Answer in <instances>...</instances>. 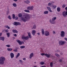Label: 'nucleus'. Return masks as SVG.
<instances>
[{
    "label": "nucleus",
    "instance_id": "obj_1",
    "mask_svg": "<svg viewBox=\"0 0 67 67\" xmlns=\"http://www.w3.org/2000/svg\"><path fill=\"white\" fill-rule=\"evenodd\" d=\"M24 17L21 18V20L24 22H25L26 21L29 20L30 19V15L25 14L24 15Z\"/></svg>",
    "mask_w": 67,
    "mask_h": 67
},
{
    "label": "nucleus",
    "instance_id": "obj_2",
    "mask_svg": "<svg viewBox=\"0 0 67 67\" xmlns=\"http://www.w3.org/2000/svg\"><path fill=\"white\" fill-rule=\"evenodd\" d=\"M5 60V59L4 57H0V64L3 65L4 64V61Z\"/></svg>",
    "mask_w": 67,
    "mask_h": 67
},
{
    "label": "nucleus",
    "instance_id": "obj_3",
    "mask_svg": "<svg viewBox=\"0 0 67 67\" xmlns=\"http://www.w3.org/2000/svg\"><path fill=\"white\" fill-rule=\"evenodd\" d=\"M66 43V42L63 41H60L58 43L59 45H63Z\"/></svg>",
    "mask_w": 67,
    "mask_h": 67
},
{
    "label": "nucleus",
    "instance_id": "obj_4",
    "mask_svg": "<svg viewBox=\"0 0 67 67\" xmlns=\"http://www.w3.org/2000/svg\"><path fill=\"white\" fill-rule=\"evenodd\" d=\"M13 24L14 25H15L16 26H17L18 25H21V24L20 23L17 22H14L13 23Z\"/></svg>",
    "mask_w": 67,
    "mask_h": 67
},
{
    "label": "nucleus",
    "instance_id": "obj_5",
    "mask_svg": "<svg viewBox=\"0 0 67 67\" xmlns=\"http://www.w3.org/2000/svg\"><path fill=\"white\" fill-rule=\"evenodd\" d=\"M62 15L64 17H66V15H67V11H64L63 12Z\"/></svg>",
    "mask_w": 67,
    "mask_h": 67
},
{
    "label": "nucleus",
    "instance_id": "obj_6",
    "mask_svg": "<svg viewBox=\"0 0 67 67\" xmlns=\"http://www.w3.org/2000/svg\"><path fill=\"white\" fill-rule=\"evenodd\" d=\"M61 34H60V36L61 37H64L65 36V33L64 31H62L61 32Z\"/></svg>",
    "mask_w": 67,
    "mask_h": 67
},
{
    "label": "nucleus",
    "instance_id": "obj_7",
    "mask_svg": "<svg viewBox=\"0 0 67 67\" xmlns=\"http://www.w3.org/2000/svg\"><path fill=\"white\" fill-rule=\"evenodd\" d=\"M33 6L28 7L27 8V9L29 10H33Z\"/></svg>",
    "mask_w": 67,
    "mask_h": 67
},
{
    "label": "nucleus",
    "instance_id": "obj_8",
    "mask_svg": "<svg viewBox=\"0 0 67 67\" xmlns=\"http://www.w3.org/2000/svg\"><path fill=\"white\" fill-rule=\"evenodd\" d=\"M16 42H17L18 43H19V45H22V42L21 41L19 40H16Z\"/></svg>",
    "mask_w": 67,
    "mask_h": 67
},
{
    "label": "nucleus",
    "instance_id": "obj_9",
    "mask_svg": "<svg viewBox=\"0 0 67 67\" xmlns=\"http://www.w3.org/2000/svg\"><path fill=\"white\" fill-rule=\"evenodd\" d=\"M10 56L11 58L12 59L14 57V54L13 53H11L10 54Z\"/></svg>",
    "mask_w": 67,
    "mask_h": 67
},
{
    "label": "nucleus",
    "instance_id": "obj_10",
    "mask_svg": "<svg viewBox=\"0 0 67 67\" xmlns=\"http://www.w3.org/2000/svg\"><path fill=\"white\" fill-rule=\"evenodd\" d=\"M45 35L46 36H49V33L48 31H46L45 32Z\"/></svg>",
    "mask_w": 67,
    "mask_h": 67
},
{
    "label": "nucleus",
    "instance_id": "obj_11",
    "mask_svg": "<svg viewBox=\"0 0 67 67\" xmlns=\"http://www.w3.org/2000/svg\"><path fill=\"white\" fill-rule=\"evenodd\" d=\"M32 33L33 35H35V33H36V31H35V30H34L32 31Z\"/></svg>",
    "mask_w": 67,
    "mask_h": 67
},
{
    "label": "nucleus",
    "instance_id": "obj_12",
    "mask_svg": "<svg viewBox=\"0 0 67 67\" xmlns=\"http://www.w3.org/2000/svg\"><path fill=\"white\" fill-rule=\"evenodd\" d=\"M45 56L47 57V58H49L51 56V55L49 54H45Z\"/></svg>",
    "mask_w": 67,
    "mask_h": 67
},
{
    "label": "nucleus",
    "instance_id": "obj_13",
    "mask_svg": "<svg viewBox=\"0 0 67 67\" xmlns=\"http://www.w3.org/2000/svg\"><path fill=\"white\" fill-rule=\"evenodd\" d=\"M49 21L51 23V24H55V22L54 21V20H52V21L51 20H50Z\"/></svg>",
    "mask_w": 67,
    "mask_h": 67
},
{
    "label": "nucleus",
    "instance_id": "obj_14",
    "mask_svg": "<svg viewBox=\"0 0 67 67\" xmlns=\"http://www.w3.org/2000/svg\"><path fill=\"white\" fill-rule=\"evenodd\" d=\"M34 55V54L33 53H31L30 56L29 58L30 59L33 56V55Z\"/></svg>",
    "mask_w": 67,
    "mask_h": 67
},
{
    "label": "nucleus",
    "instance_id": "obj_15",
    "mask_svg": "<svg viewBox=\"0 0 67 67\" xmlns=\"http://www.w3.org/2000/svg\"><path fill=\"white\" fill-rule=\"evenodd\" d=\"M12 32H13V33H18V31L17 30H12Z\"/></svg>",
    "mask_w": 67,
    "mask_h": 67
},
{
    "label": "nucleus",
    "instance_id": "obj_16",
    "mask_svg": "<svg viewBox=\"0 0 67 67\" xmlns=\"http://www.w3.org/2000/svg\"><path fill=\"white\" fill-rule=\"evenodd\" d=\"M47 9H48V10H49V11L50 12H52V11L51 10V8L48 7H47Z\"/></svg>",
    "mask_w": 67,
    "mask_h": 67
},
{
    "label": "nucleus",
    "instance_id": "obj_17",
    "mask_svg": "<svg viewBox=\"0 0 67 67\" xmlns=\"http://www.w3.org/2000/svg\"><path fill=\"white\" fill-rule=\"evenodd\" d=\"M25 2L26 4H28L29 3H30V2L29 1L27 0L24 1Z\"/></svg>",
    "mask_w": 67,
    "mask_h": 67
},
{
    "label": "nucleus",
    "instance_id": "obj_18",
    "mask_svg": "<svg viewBox=\"0 0 67 67\" xmlns=\"http://www.w3.org/2000/svg\"><path fill=\"white\" fill-rule=\"evenodd\" d=\"M0 40H2L3 41H4V37H0Z\"/></svg>",
    "mask_w": 67,
    "mask_h": 67
},
{
    "label": "nucleus",
    "instance_id": "obj_19",
    "mask_svg": "<svg viewBox=\"0 0 67 67\" xmlns=\"http://www.w3.org/2000/svg\"><path fill=\"white\" fill-rule=\"evenodd\" d=\"M57 10L58 12H60V8L59 7H58Z\"/></svg>",
    "mask_w": 67,
    "mask_h": 67
},
{
    "label": "nucleus",
    "instance_id": "obj_20",
    "mask_svg": "<svg viewBox=\"0 0 67 67\" xmlns=\"http://www.w3.org/2000/svg\"><path fill=\"white\" fill-rule=\"evenodd\" d=\"M44 30L43 29L42 30V33L43 35L45 34V32H44Z\"/></svg>",
    "mask_w": 67,
    "mask_h": 67
},
{
    "label": "nucleus",
    "instance_id": "obj_21",
    "mask_svg": "<svg viewBox=\"0 0 67 67\" xmlns=\"http://www.w3.org/2000/svg\"><path fill=\"white\" fill-rule=\"evenodd\" d=\"M20 55V54L19 53H18L16 55V58H17L18 57H19Z\"/></svg>",
    "mask_w": 67,
    "mask_h": 67
},
{
    "label": "nucleus",
    "instance_id": "obj_22",
    "mask_svg": "<svg viewBox=\"0 0 67 67\" xmlns=\"http://www.w3.org/2000/svg\"><path fill=\"white\" fill-rule=\"evenodd\" d=\"M8 37H9L10 36V33H8L6 34Z\"/></svg>",
    "mask_w": 67,
    "mask_h": 67
},
{
    "label": "nucleus",
    "instance_id": "obj_23",
    "mask_svg": "<svg viewBox=\"0 0 67 67\" xmlns=\"http://www.w3.org/2000/svg\"><path fill=\"white\" fill-rule=\"evenodd\" d=\"M44 13L45 14H47L48 13V11H45L44 12Z\"/></svg>",
    "mask_w": 67,
    "mask_h": 67
},
{
    "label": "nucleus",
    "instance_id": "obj_24",
    "mask_svg": "<svg viewBox=\"0 0 67 67\" xmlns=\"http://www.w3.org/2000/svg\"><path fill=\"white\" fill-rule=\"evenodd\" d=\"M19 17L21 18V17H22V14L21 13H19L18 14Z\"/></svg>",
    "mask_w": 67,
    "mask_h": 67
},
{
    "label": "nucleus",
    "instance_id": "obj_25",
    "mask_svg": "<svg viewBox=\"0 0 67 67\" xmlns=\"http://www.w3.org/2000/svg\"><path fill=\"white\" fill-rule=\"evenodd\" d=\"M13 7H16V6H17V5L15 3H14L13 4Z\"/></svg>",
    "mask_w": 67,
    "mask_h": 67
},
{
    "label": "nucleus",
    "instance_id": "obj_26",
    "mask_svg": "<svg viewBox=\"0 0 67 67\" xmlns=\"http://www.w3.org/2000/svg\"><path fill=\"white\" fill-rule=\"evenodd\" d=\"M29 37L28 36H26L25 37V40H29Z\"/></svg>",
    "mask_w": 67,
    "mask_h": 67
},
{
    "label": "nucleus",
    "instance_id": "obj_27",
    "mask_svg": "<svg viewBox=\"0 0 67 67\" xmlns=\"http://www.w3.org/2000/svg\"><path fill=\"white\" fill-rule=\"evenodd\" d=\"M7 50L8 51H11L12 50V49L8 48L7 49Z\"/></svg>",
    "mask_w": 67,
    "mask_h": 67
},
{
    "label": "nucleus",
    "instance_id": "obj_28",
    "mask_svg": "<svg viewBox=\"0 0 67 67\" xmlns=\"http://www.w3.org/2000/svg\"><path fill=\"white\" fill-rule=\"evenodd\" d=\"M24 11L26 12H27L28 13H29L30 11L29 10H24Z\"/></svg>",
    "mask_w": 67,
    "mask_h": 67
},
{
    "label": "nucleus",
    "instance_id": "obj_29",
    "mask_svg": "<svg viewBox=\"0 0 67 67\" xmlns=\"http://www.w3.org/2000/svg\"><path fill=\"white\" fill-rule=\"evenodd\" d=\"M36 25H34L33 28H32V29H36Z\"/></svg>",
    "mask_w": 67,
    "mask_h": 67
},
{
    "label": "nucleus",
    "instance_id": "obj_30",
    "mask_svg": "<svg viewBox=\"0 0 67 67\" xmlns=\"http://www.w3.org/2000/svg\"><path fill=\"white\" fill-rule=\"evenodd\" d=\"M56 7H57V6H56V5H54L52 7V8H53V9H55L56 8Z\"/></svg>",
    "mask_w": 67,
    "mask_h": 67
},
{
    "label": "nucleus",
    "instance_id": "obj_31",
    "mask_svg": "<svg viewBox=\"0 0 67 67\" xmlns=\"http://www.w3.org/2000/svg\"><path fill=\"white\" fill-rule=\"evenodd\" d=\"M25 37L24 36V35H23L22 36V40H24V39H25Z\"/></svg>",
    "mask_w": 67,
    "mask_h": 67
},
{
    "label": "nucleus",
    "instance_id": "obj_32",
    "mask_svg": "<svg viewBox=\"0 0 67 67\" xmlns=\"http://www.w3.org/2000/svg\"><path fill=\"white\" fill-rule=\"evenodd\" d=\"M5 27H6V28H7L8 29H10V27H9L8 25H6L5 26Z\"/></svg>",
    "mask_w": 67,
    "mask_h": 67
},
{
    "label": "nucleus",
    "instance_id": "obj_33",
    "mask_svg": "<svg viewBox=\"0 0 67 67\" xmlns=\"http://www.w3.org/2000/svg\"><path fill=\"white\" fill-rule=\"evenodd\" d=\"M56 17H54L53 18L52 20V21H54L55 20H56Z\"/></svg>",
    "mask_w": 67,
    "mask_h": 67
},
{
    "label": "nucleus",
    "instance_id": "obj_34",
    "mask_svg": "<svg viewBox=\"0 0 67 67\" xmlns=\"http://www.w3.org/2000/svg\"><path fill=\"white\" fill-rule=\"evenodd\" d=\"M55 55L56 56L58 57H60V56L57 53H56L55 54Z\"/></svg>",
    "mask_w": 67,
    "mask_h": 67
},
{
    "label": "nucleus",
    "instance_id": "obj_35",
    "mask_svg": "<svg viewBox=\"0 0 67 67\" xmlns=\"http://www.w3.org/2000/svg\"><path fill=\"white\" fill-rule=\"evenodd\" d=\"M20 48L22 49L23 48H25V46H21L20 47Z\"/></svg>",
    "mask_w": 67,
    "mask_h": 67
},
{
    "label": "nucleus",
    "instance_id": "obj_36",
    "mask_svg": "<svg viewBox=\"0 0 67 67\" xmlns=\"http://www.w3.org/2000/svg\"><path fill=\"white\" fill-rule=\"evenodd\" d=\"M50 66L51 67H53V64L52 63H50Z\"/></svg>",
    "mask_w": 67,
    "mask_h": 67
},
{
    "label": "nucleus",
    "instance_id": "obj_37",
    "mask_svg": "<svg viewBox=\"0 0 67 67\" xmlns=\"http://www.w3.org/2000/svg\"><path fill=\"white\" fill-rule=\"evenodd\" d=\"M13 19H14V18H15V14H13Z\"/></svg>",
    "mask_w": 67,
    "mask_h": 67
},
{
    "label": "nucleus",
    "instance_id": "obj_38",
    "mask_svg": "<svg viewBox=\"0 0 67 67\" xmlns=\"http://www.w3.org/2000/svg\"><path fill=\"white\" fill-rule=\"evenodd\" d=\"M40 65H44V63L43 62H40Z\"/></svg>",
    "mask_w": 67,
    "mask_h": 67
},
{
    "label": "nucleus",
    "instance_id": "obj_39",
    "mask_svg": "<svg viewBox=\"0 0 67 67\" xmlns=\"http://www.w3.org/2000/svg\"><path fill=\"white\" fill-rule=\"evenodd\" d=\"M9 13V10L8 9L7 13V15H8Z\"/></svg>",
    "mask_w": 67,
    "mask_h": 67
},
{
    "label": "nucleus",
    "instance_id": "obj_40",
    "mask_svg": "<svg viewBox=\"0 0 67 67\" xmlns=\"http://www.w3.org/2000/svg\"><path fill=\"white\" fill-rule=\"evenodd\" d=\"M8 18L9 20H11V19H12L11 17V16H10V15H9V16L8 17Z\"/></svg>",
    "mask_w": 67,
    "mask_h": 67
},
{
    "label": "nucleus",
    "instance_id": "obj_41",
    "mask_svg": "<svg viewBox=\"0 0 67 67\" xmlns=\"http://www.w3.org/2000/svg\"><path fill=\"white\" fill-rule=\"evenodd\" d=\"M51 3H49L48 4V6H49V7H51Z\"/></svg>",
    "mask_w": 67,
    "mask_h": 67
},
{
    "label": "nucleus",
    "instance_id": "obj_42",
    "mask_svg": "<svg viewBox=\"0 0 67 67\" xmlns=\"http://www.w3.org/2000/svg\"><path fill=\"white\" fill-rule=\"evenodd\" d=\"M19 62L21 64L23 63V61L22 60H20L19 61Z\"/></svg>",
    "mask_w": 67,
    "mask_h": 67
},
{
    "label": "nucleus",
    "instance_id": "obj_43",
    "mask_svg": "<svg viewBox=\"0 0 67 67\" xmlns=\"http://www.w3.org/2000/svg\"><path fill=\"white\" fill-rule=\"evenodd\" d=\"M13 51L15 52H18V50H17L16 49H14Z\"/></svg>",
    "mask_w": 67,
    "mask_h": 67
},
{
    "label": "nucleus",
    "instance_id": "obj_44",
    "mask_svg": "<svg viewBox=\"0 0 67 67\" xmlns=\"http://www.w3.org/2000/svg\"><path fill=\"white\" fill-rule=\"evenodd\" d=\"M41 55H42V56H44V55H45V53H42L41 54Z\"/></svg>",
    "mask_w": 67,
    "mask_h": 67
},
{
    "label": "nucleus",
    "instance_id": "obj_45",
    "mask_svg": "<svg viewBox=\"0 0 67 67\" xmlns=\"http://www.w3.org/2000/svg\"><path fill=\"white\" fill-rule=\"evenodd\" d=\"M16 20H18V17H15V18H14Z\"/></svg>",
    "mask_w": 67,
    "mask_h": 67
},
{
    "label": "nucleus",
    "instance_id": "obj_46",
    "mask_svg": "<svg viewBox=\"0 0 67 67\" xmlns=\"http://www.w3.org/2000/svg\"><path fill=\"white\" fill-rule=\"evenodd\" d=\"M63 8H65V7H66V5L64 4L63 5Z\"/></svg>",
    "mask_w": 67,
    "mask_h": 67
},
{
    "label": "nucleus",
    "instance_id": "obj_47",
    "mask_svg": "<svg viewBox=\"0 0 67 67\" xmlns=\"http://www.w3.org/2000/svg\"><path fill=\"white\" fill-rule=\"evenodd\" d=\"M6 46L8 47H10V46L9 45H6Z\"/></svg>",
    "mask_w": 67,
    "mask_h": 67
},
{
    "label": "nucleus",
    "instance_id": "obj_48",
    "mask_svg": "<svg viewBox=\"0 0 67 67\" xmlns=\"http://www.w3.org/2000/svg\"><path fill=\"white\" fill-rule=\"evenodd\" d=\"M59 61L61 63H62V59H59Z\"/></svg>",
    "mask_w": 67,
    "mask_h": 67
},
{
    "label": "nucleus",
    "instance_id": "obj_49",
    "mask_svg": "<svg viewBox=\"0 0 67 67\" xmlns=\"http://www.w3.org/2000/svg\"><path fill=\"white\" fill-rule=\"evenodd\" d=\"M27 33H28V36L31 35L30 32H28Z\"/></svg>",
    "mask_w": 67,
    "mask_h": 67
},
{
    "label": "nucleus",
    "instance_id": "obj_50",
    "mask_svg": "<svg viewBox=\"0 0 67 67\" xmlns=\"http://www.w3.org/2000/svg\"><path fill=\"white\" fill-rule=\"evenodd\" d=\"M53 34H56V33L55 32V31H53Z\"/></svg>",
    "mask_w": 67,
    "mask_h": 67
},
{
    "label": "nucleus",
    "instance_id": "obj_51",
    "mask_svg": "<svg viewBox=\"0 0 67 67\" xmlns=\"http://www.w3.org/2000/svg\"><path fill=\"white\" fill-rule=\"evenodd\" d=\"M53 6H54V5H53V4L51 3V5L50 7H53Z\"/></svg>",
    "mask_w": 67,
    "mask_h": 67
},
{
    "label": "nucleus",
    "instance_id": "obj_52",
    "mask_svg": "<svg viewBox=\"0 0 67 67\" xmlns=\"http://www.w3.org/2000/svg\"><path fill=\"white\" fill-rule=\"evenodd\" d=\"M28 36H29V38H32V36H31V35H30Z\"/></svg>",
    "mask_w": 67,
    "mask_h": 67
},
{
    "label": "nucleus",
    "instance_id": "obj_53",
    "mask_svg": "<svg viewBox=\"0 0 67 67\" xmlns=\"http://www.w3.org/2000/svg\"><path fill=\"white\" fill-rule=\"evenodd\" d=\"M14 36H15V37H16L17 35H16V34H14Z\"/></svg>",
    "mask_w": 67,
    "mask_h": 67
},
{
    "label": "nucleus",
    "instance_id": "obj_54",
    "mask_svg": "<svg viewBox=\"0 0 67 67\" xmlns=\"http://www.w3.org/2000/svg\"><path fill=\"white\" fill-rule=\"evenodd\" d=\"M8 31H9L8 30V29L5 30V32H8Z\"/></svg>",
    "mask_w": 67,
    "mask_h": 67
},
{
    "label": "nucleus",
    "instance_id": "obj_55",
    "mask_svg": "<svg viewBox=\"0 0 67 67\" xmlns=\"http://www.w3.org/2000/svg\"><path fill=\"white\" fill-rule=\"evenodd\" d=\"M2 32H1L0 33V36H1V35H2Z\"/></svg>",
    "mask_w": 67,
    "mask_h": 67
},
{
    "label": "nucleus",
    "instance_id": "obj_56",
    "mask_svg": "<svg viewBox=\"0 0 67 67\" xmlns=\"http://www.w3.org/2000/svg\"><path fill=\"white\" fill-rule=\"evenodd\" d=\"M64 40H65V41H67V38H65Z\"/></svg>",
    "mask_w": 67,
    "mask_h": 67
},
{
    "label": "nucleus",
    "instance_id": "obj_57",
    "mask_svg": "<svg viewBox=\"0 0 67 67\" xmlns=\"http://www.w3.org/2000/svg\"><path fill=\"white\" fill-rule=\"evenodd\" d=\"M37 34L38 35V36H39V35H40V33H37Z\"/></svg>",
    "mask_w": 67,
    "mask_h": 67
},
{
    "label": "nucleus",
    "instance_id": "obj_58",
    "mask_svg": "<svg viewBox=\"0 0 67 67\" xmlns=\"http://www.w3.org/2000/svg\"><path fill=\"white\" fill-rule=\"evenodd\" d=\"M65 10H66V11H67V7H66L65 8Z\"/></svg>",
    "mask_w": 67,
    "mask_h": 67
},
{
    "label": "nucleus",
    "instance_id": "obj_59",
    "mask_svg": "<svg viewBox=\"0 0 67 67\" xmlns=\"http://www.w3.org/2000/svg\"><path fill=\"white\" fill-rule=\"evenodd\" d=\"M23 59L24 60H26V59L25 58H24Z\"/></svg>",
    "mask_w": 67,
    "mask_h": 67
},
{
    "label": "nucleus",
    "instance_id": "obj_60",
    "mask_svg": "<svg viewBox=\"0 0 67 67\" xmlns=\"http://www.w3.org/2000/svg\"><path fill=\"white\" fill-rule=\"evenodd\" d=\"M18 0H13V1H15V2H16Z\"/></svg>",
    "mask_w": 67,
    "mask_h": 67
},
{
    "label": "nucleus",
    "instance_id": "obj_61",
    "mask_svg": "<svg viewBox=\"0 0 67 67\" xmlns=\"http://www.w3.org/2000/svg\"><path fill=\"white\" fill-rule=\"evenodd\" d=\"M60 54L61 55H62L63 54V53H60Z\"/></svg>",
    "mask_w": 67,
    "mask_h": 67
},
{
    "label": "nucleus",
    "instance_id": "obj_62",
    "mask_svg": "<svg viewBox=\"0 0 67 67\" xmlns=\"http://www.w3.org/2000/svg\"><path fill=\"white\" fill-rule=\"evenodd\" d=\"M41 67H46V66H41Z\"/></svg>",
    "mask_w": 67,
    "mask_h": 67
},
{
    "label": "nucleus",
    "instance_id": "obj_63",
    "mask_svg": "<svg viewBox=\"0 0 67 67\" xmlns=\"http://www.w3.org/2000/svg\"><path fill=\"white\" fill-rule=\"evenodd\" d=\"M21 42L22 43V44H24V43L23 41H22Z\"/></svg>",
    "mask_w": 67,
    "mask_h": 67
},
{
    "label": "nucleus",
    "instance_id": "obj_64",
    "mask_svg": "<svg viewBox=\"0 0 67 67\" xmlns=\"http://www.w3.org/2000/svg\"><path fill=\"white\" fill-rule=\"evenodd\" d=\"M33 67H37L36 66H34Z\"/></svg>",
    "mask_w": 67,
    "mask_h": 67
}]
</instances>
